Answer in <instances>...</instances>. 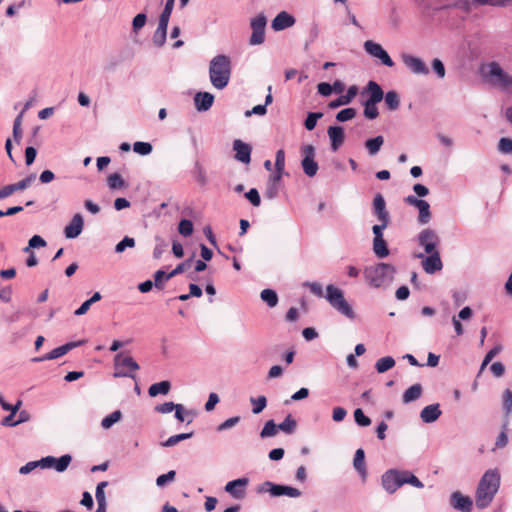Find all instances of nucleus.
<instances>
[{
	"label": "nucleus",
	"instance_id": "27",
	"mask_svg": "<svg viewBox=\"0 0 512 512\" xmlns=\"http://www.w3.org/2000/svg\"><path fill=\"white\" fill-rule=\"evenodd\" d=\"M357 93H358L357 86H355V85L350 86L345 95H341L340 97H338L337 99H335L329 103V108L335 109L342 105H347V104L351 103V101L356 97Z\"/></svg>",
	"mask_w": 512,
	"mask_h": 512
},
{
	"label": "nucleus",
	"instance_id": "5",
	"mask_svg": "<svg viewBox=\"0 0 512 512\" xmlns=\"http://www.w3.org/2000/svg\"><path fill=\"white\" fill-rule=\"evenodd\" d=\"M372 213L379 222L372 227L373 239L383 238V232L389 226L391 216L386 208L385 199L380 193L376 194L373 199Z\"/></svg>",
	"mask_w": 512,
	"mask_h": 512
},
{
	"label": "nucleus",
	"instance_id": "29",
	"mask_svg": "<svg viewBox=\"0 0 512 512\" xmlns=\"http://www.w3.org/2000/svg\"><path fill=\"white\" fill-rule=\"evenodd\" d=\"M365 453L364 450L359 448L356 450L353 460V466L355 470L360 474L363 480L366 479L367 476V470L365 467Z\"/></svg>",
	"mask_w": 512,
	"mask_h": 512
},
{
	"label": "nucleus",
	"instance_id": "30",
	"mask_svg": "<svg viewBox=\"0 0 512 512\" xmlns=\"http://www.w3.org/2000/svg\"><path fill=\"white\" fill-rule=\"evenodd\" d=\"M383 143H384V138H383V136L379 135L374 138L367 139L365 141L364 145L368 151V154L371 156H374L380 151Z\"/></svg>",
	"mask_w": 512,
	"mask_h": 512
},
{
	"label": "nucleus",
	"instance_id": "11",
	"mask_svg": "<svg viewBox=\"0 0 512 512\" xmlns=\"http://www.w3.org/2000/svg\"><path fill=\"white\" fill-rule=\"evenodd\" d=\"M381 484L387 493L393 494L403 486L402 471L398 469L387 470L381 477Z\"/></svg>",
	"mask_w": 512,
	"mask_h": 512
},
{
	"label": "nucleus",
	"instance_id": "40",
	"mask_svg": "<svg viewBox=\"0 0 512 512\" xmlns=\"http://www.w3.org/2000/svg\"><path fill=\"white\" fill-rule=\"evenodd\" d=\"M376 105H377V103L370 102V101L363 102V107H364L363 114L367 119L373 120L379 116V111H378V108Z\"/></svg>",
	"mask_w": 512,
	"mask_h": 512
},
{
	"label": "nucleus",
	"instance_id": "13",
	"mask_svg": "<svg viewBox=\"0 0 512 512\" xmlns=\"http://www.w3.org/2000/svg\"><path fill=\"white\" fill-rule=\"evenodd\" d=\"M439 241L440 240L436 232L430 228H426L418 234V244L424 248L427 254L438 252L436 248Z\"/></svg>",
	"mask_w": 512,
	"mask_h": 512
},
{
	"label": "nucleus",
	"instance_id": "22",
	"mask_svg": "<svg viewBox=\"0 0 512 512\" xmlns=\"http://www.w3.org/2000/svg\"><path fill=\"white\" fill-rule=\"evenodd\" d=\"M168 24V20L159 18L158 26L152 36V42L157 48L163 47L166 43Z\"/></svg>",
	"mask_w": 512,
	"mask_h": 512
},
{
	"label": "nucleus",
	"instance_id": "23",
	"mask_svg": "<svg viewBox=\"0 0 512 512\" xmlns=\"http://www.w3.org/2000/svg\"><path fill=\"white\" fill-rule=\"evenodd\" d=\"M214 103V95L209 92H197L194 96L196 110L204 112L209 110Z\"/></svg>",
	"mask_w": 512,
	"mask_h": 512
},
{
	"label": "nucleus",
	"instance_id": "59",
	"mask_svg": "<svg viewBox=\"0 0 512 512\" xmlns=\"http://www.w3.org/2000/svg\"><path fill=\"white\" fill-rule=\"evenodd\" d=\"M108 485V482L107 481H102L100 483L97 484V487H96V492H95V497H96V501H97V504H106V497H105V493H104V488Z\"/></svg>",
	"mask_w": 512,
	"mask_h": 512
},
{
	"label": "nucleus",
	"instance_id": "57",
	"mask_svg": "<svg viewBox=\"0 0 512 512\" xmlns=\"http://www.w3.org/2000/svg\"><path fill=\"white\" fill-rule=\"evenodd\" d=\"M245 197L253 206H260L261 198L256 188H251L248 192H246Z\"/></svg>",
	"mask_w": 512,
	"mask_h": 512
},
{
	"label": "nucleus",
	"instance_id": "6",
	"mask_svg": "<svg viewBox=\"0 0 512 512\" xmlns=\"http://www.w3.org/2000/svg\"><path fill=\"white\" fill-rule=\"evenodd\" d=\"M114 378L128 377L136 380L135 372L140 369L139 364L125 352H119L114 356Z\"/></svg>",
	"mask_w": 512,
	"mask_h": 512
},
{
	"label": "nucleus",
	"instance_id": "25",
	"mask_svg": "<svg viewBox=\"0 0 512 512\" xmlns=\"http://www.w3.org/2000/svg\"><path fill=\"white\" fill-rule=\"evenodd\" d=\"M327 133L331 141V149L337 151L345 139L344 129L341 126H330Z\"/></svg>",
	"mask_w": 512,
	"mask_h": 512
},
{
	"label": "nucleus",
	"instance_id": "28",
	"mask_svg": "<svg viewBox=\"0 0 512 512\" xmlns=\"http://www.w3.org/2000/svg\"><path fill=\"white\" fill-rule=\"evenodd\" d=\"M422 392H423V388H422L421 384L416 383V384L410 386L403 393V396H402L403 403L404 404H408V403H411L413 401H416L417 399H419L421 397Z\"/></svg>",
	"mask_w": 512,
	"mask_h": 512
},
{
	"label": "nucleus",
	"instance_id": "41",
	"mask_svg": "<svg viewBox=\"0 0 512 512\" xmlns=\"http://www.w3.org/2000/svg\"><path fill=\"white\" fill-rule=\"evenodd\" d=\"M279 428L273 420H268L260 432L261 438L273 437L277 434Z\"/></svg>",
	"mask_w": 512,
	"mask_h": 512
},
{
	"label": "nucleus",
	"instance_id": "2",
	"mask_svg": "<svg viewBox=\"0 0 512 512\" xmlns=\"http://www.w3.org/2000/svg\"><path fill=\"white\" fill-rule=\"evenodd\" d=\"M500 486V474L497 470H488L481 477L476 490V506L479 509L488 507L493 501Z\"/></svg>",
	"mask_w": 512,
	"mask_h": 512
},
{
	"label": "nucleus",
	"instance_id": "53",
	"mask_svg": "<svg viewBox=\"0 0 512 512\" xmlns=\"http://www.w3.org/2000/svg\"><path fill=\"white\" fill-rule=\"evenodd\" d=\"M354 419L355 422L361 427H367L371 424L370 418L364 415L362 409L360 408H357L354 411Z\"/></svg>",
	"mask_w": 512,
	"mask_h": 512
},
{
	"label": "nucleus",
	"instance_id": "14",
	"mask_svg": "<svg viewBox=\"0 0 512 512\" xmlns=\"http://www.w3.org/2000/svg\"><path fill=\"white\" fill-rule=\"evenodd\" d=\"M402 60L404 65L416 75H427L429 73V68L425 64V62L416 56L410 54H404L402 56Z\"/></svg>",
	"mask_w": 512,
	"mask_h": 512
},
{
	"label": "nucleus",
	"instance_id": "9",
	"mask_svg": "<svg viewBox=\"0 0 512 512\" xmlns=\"http://www.w3.org/2000/svg\"><path fill=\"white\" fill-rule=\"evenodd\" d=\"M267 25V17L264 13H259L250 20V28L252 30L249 44L252 46L261 45L265 41V29Z\"/></svg>",
	"mask_w": 512,
	"mask_h": 512
},
{
	"label": "nucleus",
	"instance_id": "24",
	"mask_svg": "<svg viewBox=\"0 0 512 512\" xmlns=\"http://www.w3.org/2000/svg\"><path fill=\"white\" fill-rule=\"evenodd\" d=\"M442 412L438 403L425 406L420 412V418L424 423L430 424L438 420Z\"/></svg>",
	"mask_w": 512,
	"mask_h": 512
},
{
	"label": "nucleus",
	"instance_id": "32",
	"mask_svg": "<svg viewBox=\"0 0 512 512\" xmlns=\"http://www.w3.org/2000/svg\"><path fill=\"white\" fill-rule=\"evenodd\" d=\"M373 252L378 258H385L389 255V249L384 237L373 239Z\"/></svg>",
	"mask_w": 512,
	"mask_h": 512
},
{
	"label": "nucleus",
	"instance_id": "39",
	"mask_svg": "<svg viewBox=\"0 0 512 512\" xmlns=\"http://www.w3.org/2000/svg\"><path fill=\"white\" fill-rule=\"evenodd\" d=\"M193 435H194L193 432H189V433H181V434H176V435L170 436L166 441L161 443V446H163V447H173L176 444H178L180 441L189 439Z\"/></svg>",
	"mask_w": 512,
	"mask_h": 512
},
{
	"label": "nucleus",
	"instance_id": "18",
	"mask_svg": "<svg viewBox=\"0 0 512 512\" xmlns=\"http://www.w3.org/2000/svg\"><path fill=\"white\" fill-rule=\"evenodd\" d=\"M451 506L461 512H471L473 502L468 496H464L461 492L455 491L450 496Z\"/></svg>",
	"mask_w": 512,
	"mask_h": 512
},
{
	"label": "nucleus",
	"instance_id": "36",
	"mask_svg": "<svg viewBox=\"0 0 512 512\" xmlns=\"http://www.w3.org/2000/svg\"><path fill=\"white\" fill-rule=\"evenodd\" d=\"M260 298L263 302H265L270 308L275 307L278 304V295L272 289H264L260 293Z\"/></svg>",
	"mask_w": 512,
	"mask_h": 512
},
{
	"label": "nucleus",
	"instance_id": "4",
	"mask_svg": "<svg viewBox=\"0 0 512 512\" xmlns=\"http://www.w3.org/2000/svg\"><path fill=\"white\" fill-rule=\"evenodd\" d=\"M395 268L387 263H378L364 270L366 282L374 287L379 288L387 286L393 279Z\"/></svg>",
	"mask_w": 512,
	"mask_h": 512
},
{
	"label": "nucleus",
	"instance_id": "45",
	"mask_svg": "<svg viewBox=\"0 0 512 512\" xmlns=\"http://www.w3.org/2000/svg\"><path fill=\"white\" fill-rule=\"evenodd\" d=\"M250 402L253 405L252 412L254 414L261 413L267 405V399L265 396H258L257 398L251 397Z\"/></svg>",
	"mask_w": 512,
	"mask_h": 512
},
{
	"label": "nucleus",
	"instance_id": "55",
	"mask_svg": "<svg viewBox=\"0 0 512 512\" xmlns=\"http://www.w3.org/2000/svg\"><path fill=\"white\" fill-rule=\"evenodd\" d=\"M36 179V174L32 173L28 175L27 177L23 178L22 180L14 183L16 191H22L30 187L32 182Z\"/></svg>",
	"mask_w": 512,
	"mask_h": 512
},
{
	"label": "nucleus",
	"instance_id": "1",
	"mask_svg": "<svg viewBox=\"0 0 512 512\" xmlns=\"http://www.w3.org/2000/svg\"><path fill=\"white\" fill-rule=\"evenodd\" d=\"M303 286L308 287L313 295L319 298L324 297L331 307L338 313L350 320L355 319V312L352 306L345 299L344 293L340 288L333 284H329L326 287V294H324L322 285L318 282H304Z\"/></svg>",
	"mask_w": 512,
	"mask_h": 512
},
{
	"label": "nucleus",
	"instance_id": "51",
	"mask_svg": "<svg viewBox=\"0 0 512 512\" xmlns=\"http://www.w3.org/2000/svg\"><path fill=\"white\" fill-rule=\"evenodd\" d=\"M135 246V240L132 237L125 236L119 243L115 246L116 253H122L125 251L127 247L133 248Z\"/></svg>",
	"mask_w": 512,
	"mask_h": 512
},
{
	"label": "nucleus",
	"instance_id": "10",
	"mask_svg": "<svg viewBox=\"0 0 512 512\" xmlns=\"http://www.w3.org/2000/svg\"><path fill=\"white\" fill-rule=\"evenodd\" d=\"M302 160L301 166L302 169L308 177H314L318 171V163L315 161V148L313 145H305L301 148Z\"/></svg>",
	"mask_w": 512,
	"mask_h": 512
},
{
	"label": "nucleus",
	"instance_id": "12",
	"mask_svg": "<svg viewBox=\"0 0 512 512\" xmlns=\"http://www.w3.org/2000/svg\"><path fill=\"white\" fill-rule=\"evenodd\" d=\"M364 50L371 55L381 61V63L387 67H393L394 61L389 56L387 51L379 44L372 40H367L364 42Z\"/></svg>",
	"mask_w": 512,
	"mask_h": 512
},
{
	"label": "nucleus",
	"instance_id": "34",
	"mask_svg": "<svg viewBox=\"0 0 512 512\" xmlns=\"http://www.w3.org/2000/svg\"><path fill=\"white\" fill-rule=\"evenodd\" d=\"M417 209L419 211L418 222L422 225L429 223L432 218L429 203L423 200V202L417 207Z\"/></svg>",
	"mask_w": 512,
	"mask_h": 512
},
{
	"label": "nucleus",
	"instance_id": "16",
	"mask_svg": "<svg viewBox=\"0 0 512 512\" xmlns=\"http://www.w3.org/2000/svg\"><path fill=\"white\" fill-rule=\"evenodd\" d=\"M72 461V456L64 454L60 458L53 456L43 457L44 469L54 468L57 472H64Z\"/></svg>",
	"mask_w": 512,
	"mask_h": 512
},
{
	"label": "nucleus",
	"instance_id": "63",
	"mask_svg": "<svg viewBox=\"0 0 512 512\" xmlns=\"http://www.w3.org/2000/svg\"><path fill=\"white\" fill-rule=\"evenodd\" d=\"M176 408V404L173 402H164L162 404L156 405L154 410L160 414H168L174 411Z\"/></svg>",
	"mask_w": 512,
	"mask_h": 512
},
{
	"label": "nucleus",
	"instance_id": "60",
	"mask_svg": "<svg viewBox=\"0 0 512 512\" xmlns=\"http://www.w3.org/2000/svg\"><path fill=\"white\" fill-rule=\"evenodd\" d=\"M498 150L503 154L512 153V139L503 137L498 142Z\"/></svg>",
	"mask_w": 512,
	"mask_h": 512
},
{
	"label": "nucleus",
	"instance_id": "61",
	"mask_svg": "<svg viewBox=\"0 0 512 512\" xmlns=\"http://www.w3.org/2000/svg\"><path fill=\"white\" fill-rule=\"evenodd\" d=\"M432 70L435 72V74L440 79L444 78L446 75L445 66H444L443 62L438 58L433 59Z\"/></svg>",
	"mask_w": 512,
	"mask_h": 512
},
{
	"label": "nucleus",
	"instance_id": "26",
	"mask_svg": "<svg viewBox=\"0 0 512 512\" xmlns=\"http://www.w3.org/2000/svg\"><path fill=\"white\" fill-rule=\"evenodd\" d=\"M369 94V98L366 101L379 103L384 97V92L381 86L375 81H369L363 90L362 94Z\"/></svg>",
	"mask_w": 512,
	"mask_h": 512
},
{
	"label": "nucleus",
	"instance_id": "49",
	"mask_svg": "<svg viewBox=\"0 0 512 512\" xmlns=\"http://www.w3.org/2000/svg\"><path fill=\"white\" fill-rule=\"evenodd\" d=\"M356 116L354 108H345L336 114V120L339 122H346L352 120Z\"/></svg>",
	"mask_w": 512,
	"mask_h": 512
},
{
	"label": "nucleus",
	"instance_id": "64",
	"mask_svg": "<svg viewBox=\"0 0 512 512\" xmlns=\"http://www.w3.org/2000/svg\"><path fill=\"white\" fill-rule=\"evenodd\" d=\"M275 169L280 171L285 169V152L279 149L275 155Z\"/></svg>",
	"mask_w": 512,
	"mask_h": 512
},
{
	"label": "nucleus",
	"instance_id": "46",
	"mask_svg": "<svg viewBox=\"0 0 512 512\" xmlns=\"http://www.w3.org/2000/svg\"><path fill=\"white\" fill-rule=\"evenodd\" d=\"M322 117H323V114L321 112L308 113V115L305 119V122H304L305 128L309 131L313 130L317 125V121Z\"/></svg>",
	"mask_w": 512,
	"mask_h": 512
},
{
	"label": "nucleus",
	"instance_id": "58",
	"mask_svg": "<svg viewBox=\"0 0 512 512\" xmlns=\"http://www.w3.org/2000/svg\"><path fill=\"white\" fill-rule=\"evenodd\" d=\"M147 21V16L144 13L137 14L132 21V29L137 33L141 28L144 27Z\"/></svg>",
	"mask_w": 512,
	"mask_h": 512
},
{
	"label": "nucleus",
	"instance_id": "43",
	"mask_svg": "<svg viewBox=\"0 0 512 512\" xmlns=\"http://www.w3.org/2000/svg\"><path fill=\"white\" fill-rule=\"evenodd\" d=\"M107 184L110 189L116 190L125 187V181L119 173H113L107 178Z\"/></svg>",
	"mask_w": 512,
	"mask_h": 512
},
{
	"label": "nucleus",
	"instance_id": "8",
	"mask_svg": "<svg viewBox=\"0 0 512 512\" xmlns=\"http://www.w3.org/2000/svg\"><path fill=\"white\" fill-rule=\"evenodd\" d=\"M258 493H270L273 497L288 496L291 498H297L301 496V491L297 488L275 484L271 481H265L257 487Z\"/></svg>",
	"mask_w": 512,
	"mask_h": 512
},
{
	"label": "nucleus",
	"instance_id": "38",
	"mask_svg": "<svg viewBox=\"0 0 512 512\" xmlns=\"http://www.w3.org/2000/svg\"><path fill=\"white\" fill-rule=\"evenodd\" d=\"M402 471V482L404 484H410L413 487L416 488H423L424 484L411 472L408 470H401Z\"/></svg>",
	"mask_w": 512,
	"mask_h": 512
},
{
	"label": "nucleus",
	"instance_id": "31",
	"mask_svg": "<svg viewBox=\"0 0 512 512\" xmlns=\"http://www.w3.org/2000/svg\"><path fill=\"white\" fill-rule=\"evenodd\" d=\"M171 389V384L169 381H161L158 383L152 384L149 389L148 393L151 397H156L159 394L166 395L169 393Z\"/></svg>",
	"mask_w": 512,
	"mask_h": 512
},
{
	"label": "nucleus",
	"instance_id": "33",
	"mask_svg": "<svg viewBox=\"0 0 512 512\" xmlns=\"http://www.w3.org/2000/svg\"><path fill=\"white\" fill-rule=\"evenodd\" d=\"M383 98L385 100V104H386L387 108L390 111H395L399 108L400 97L396 91H394V90L388 91L386 94H384Z\"/></svg>",
	"mask_w": 512,
	"mask_h": 512
},
{
	"label": "nucleus",
	"instance_id": "7",
	"mask_svg": "<svg viewBox=\"0 0 512 512\" xmlns=\"http://www.w3.org/2000/svg\"><path fill=\"white\" fill-rule=\"evenodd\" d=\"M485 76L492 84L512 93V76L506 73L497 62L487 64Z\"/></svg>",
	"mask_w": 512,
	"mask_h": 512
},
{
	"label": "nucleus",
	"instance_id": "50",
	"mask_svg": "<svg viewBox=\"0 0 512 512\" xmlns=\"http://www.w3.org/2000/svg\"><path fill=\"white\" fill-rule=\"evenodd\" d=\"M178 231L184 237H188L193 233V223L188 219H183L179 222Z\"/></svg>",
	"mask_w": 512,
	"mask_h": 512
},
{
	"label": "nucleus",
	"instance_id": "15",
	"mask_svg": "<svg viewBox=\"0 0 512 512\" xmlns=\"http://www.w3.org/2000/svg\"><path fill=\"white\" fill-rule=\"evenodd\" d=\"M417 257L423 259L422 267L427 274H434L435 272L440 271L443 267L439 251L428 253V256L426 257H424L423 254H418Z\"/></svg>",
	"mask_w": 512,
	"mask_h": 512
},
{
	"label": "nucleus",
	"instance_id": "48",
	"mask_svg": "<svg viewBox=\"0 0 512 512\" xmlns=\"http://www.w3.org/2000/svg\"><path fill=\"white\" fill-rule=\"evenodd\" d=\"M192 258L185 260L178 264L170 273L166 275V280L173 278L174 276L183 273L186 269L191 266Z\"/></svg>",
	"mask_w": 512,
	"mask_h": 512
},
{
	"label": "nucleus",
	"instance_id": "62",
	"mask_svg": "<svg viewBox=\"0 0 512 512\" xmlns=\"http://www.w3.org/2000/svg\"><path fill=\"white\" fill-rule=\"evenodd\" d=\"M239 421H240L239 416L231 417V418L225 420L224 422H222L221 424H219L217 426V431L221 432V431L228 430V429L234 427L235 425H237L239 423Z\"/></svg>",
	"mask_w": 512,
	"mask_h": 512
},
{
	"label": "nucleus",
	"instance_id": "54",
	"mask_svg": "<svg viewBox=\"0 0 512 512\" xmlns=\"http://www.w3.org/2000/svg\"><path fill=\"white\" fill-rule=\"evenodd\" d=\"M176 477V472L174 470L168 471L166 474H162L156 478V485L158 487H163L167 483L172 482Z\"/></svg>",
	"mask_w": 512,
	"mask_h": 512
},
{
	"label": "nucleus",
	"instance_id": "17",
	"mask_svg": "<svg viewBox=\"0 0 512 512\" xmlns=\"http://www.w3.org/2000/svg\"><path fill=\"white\" fill-rule=\"evenodd\" d=\"M248 482L249 480L245 477L229 481L225 486V491L235 499H243Z\"/></svg>",
	"mask_w": 512,
	"mask_h": 512
},
{
	"label": "nucleus",
	"instance_id": "3",
	"mask_svg": "<svg viewBox=\"0 0 512 512\" xmlns=\"http://www.w3.org/2000/svg\"><path fill=\"white\" fill-rule=\"evenodd\" d=\"M231 59L225 54L213 57L209 63V79L212 86L218 90L224 89L231 77Z\"/></svg>",
	"mask_w": 512,
	"mask_h": 512
},
{
	"label": "nucleus",
	"instance_id": "19",
	"mask_svg": "<svg viewBox=\"0 0 512 512\" xmlns=\"http://www.w3.org/2000/svg\"><path fill=\"white\" fill-rule=\"evenodd\" d=\"M84 226V219L80 213H76L69 224L64 229V235L67 239H75L77 238Z\"/></svg>",
	"mask_w": 512,
	"mask_h": 512
},
{
	"label": "nucleus",
	"instance_id": "20",
	"mask_svg": "<svg viewBox=\"0 0 512 512\" xmlns=\"http://www.w3.org/2000/svg\"><path fill=\"white\" fill-rule=\"evenodd\" d=\"M233 150L235 151V159L241 163L249 164L251 161L252 147L240 139L233 142Z\"/></svg>",
	"mask_w": 512,
	"mask_h": 512
},
{
	"label": "nucleus",
	"instance_id": "21",
	"mask_svg": "<svg viewBox=\"0 0 512 512\" xmlns=\"http://www.w3.org/2000/svg\"><path fill=\"white\" fill-rule=\"evenodd\" d=\"M295 22L296 19L294 16H292L286 11H281L272 20L271 28L276 32L282 31L292 27L295 24Z\"/></svg>",
	"mask_w": 512,
	"mask_h": 512
},
{
	"label": "nucleus",
	"instance_id": "37",
	"mask_svg": "<svg viewBox=\"0 0 512 512\" xmlns=\"http://www.w3.org/2000/svg\"><path fill=\"white\" fill-rule=\"evenodd\" d=\"M122 418V412L120 410H115L111 414L104 417L101 421V426L103 429H110L115 423L120 421Z\"/></svg>",
	"mask_w": 512,
	"mask_h": 512
},
{
	"label": "nucleus",
	"instance_id": "52",
	"mask_svg": "<svg viewBox=\"0 0 512 512\" xmlns=\"http://www.w3.org/2000/svg\"><path fill=\"white\" fill-rule=\"evenodd\" d=\"M279 189H280V184L271 183V182L267 181L264 196L267 199L272 200L277 197V195L279 193Z\"/></svg>",
	"mask_w": 512,
	"mask_h": 512
},
{
	"label": "nucleus",
	"instance_id": "56",
	"mask_svg": "<svg viewBox=\"0 0 512 512\" xmlns=\"http://www.w3.org/2000/svg\"><path fill=\"white\" fill-rule=\"evenodd\" d=\"M502 402L505 413L508 416L512 411V391L510 389L504 390Z\"/></svg>",
	"mask_w": 512,
	"mask_h": 512
},
{
	"label": "nucleus",
	"instance_id": "35",
	"mask_svg": "<svg viewBox=\"0 0 512 512\" xmlns=\"http://www.w3.org/2000/svg\"><path fill=\"white\" fill-rule=\"evenodd\" d=\"M395 366V360L391 356H385L378 359L375 363V369L378 373H384Z\"/></svg>",
	"mask_w": 512,
	"mask_h": 512
},
{
	"label": "nucleus",
	"instance_id": "47",
	"mask_svg": "<svg viewBox=\"0 0 512 512\" xmlns=\"http://www.w3.org/2000/svg\"><path fill=\"white\" fill-rule=\"evenodd\" d=\"M152 145L149 142L137 141L133 144V150L139 155H148L152 152Z\"/></svg>",
	"mask_w": 512,
	"mask_h": 512
},
{
	"label": "nucleus",
	"instance_id": "42",
	"mask_svg": "<svg viewBox=\"0 0 512 512\" xmlns=\"http://www.w3.org/2000/svg\"><path fill=\"white\" fill-rule=\"evenodd\" d=\"M296 426L297 423L295 419L291 415H288L284 421L278 425V428L286 434H292L295 431Z\"/></svg>",
	"mask_w": 512,
	"mask_h": 512
},
{
	"label": "nucleus",
	"instance_id": "44",
	"mask_svg": "<svg viewBox=\"0 0 512 512\" xmlns=\"http://www.w3.org/2000/svg\"><path fill=\"white\" fill-rule=\"evenodd\" d=\"M42 463H43V458H41L40 460L27 462L25 465L20 467L19 473L22 475H26V474L31 473L32 471H34L37 468L44 469V465Z\"/></svg>",
	"mask_w": 512,
	"mask_h": 512
}]
</instances>
